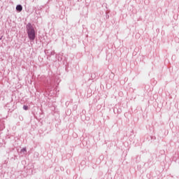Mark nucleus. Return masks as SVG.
Instances as JSON below:
<instances>
[{
    "label": "nucleus",
    "instance_id": "nucleus-2",
    "mask_svg": "<svg viewBox=\"0 0 179 179\" xmlns=\"http://www.w3.org/2000/svg\"><path fill=\"white\" fill-rule=\"evenodd\" d=\"M16 10H17L18 12H22V10H23V7L22 6V5H17L16 6Z\"/></svg>",
    "mask_w": 179,
    "mask_h": 179
},
{
    "label": "nucleus",
    "instance_id": "nucleus-3",
    "mask_svg": "<svg viewBox=\"0 0 179 179\" xmlns=\"http://www.w3.org/2000/svg\"><path fill=\"white\" fill-rule=\"evenodd\" d=\"M27 152V150H26V148H24L21 150V153H23L24 155H25Z\"/></svg>",
    "mask_w": 179,
    "mask_h": 179
},
{
    "label": "nucleus",
    "instance_id": "nucleus-1",
    "mask_svg": "<svg viewBox=\"0 0 179 179\" xmlns=\"http://www.w3.org/2000/svg\"><path fill=\"white\" fill-rule=\"evenodd\" d=\"M27 31L28 34V37L31 41H34V38H36V31L31 24L29 23L27 25Z\"/></svg>",
    "mask_w": 179,
    "mask_h": 179
},
{
    "label": "nucleus",
    "instance_id": "nucleus-4",
    "mask_svg": "<svg viewBox=\"0 0 179 179\" xmlns=\"http://www.w3.org/2000/svg\"><path fill=\"white\" fill-rule=\"evenodd\" d=\"M23 109L25 110H29V107L27 106L24 105L23 106Z\"/></svg>",
    "mask_w": 179,
    "mask_h": 179
}]
</instances>
